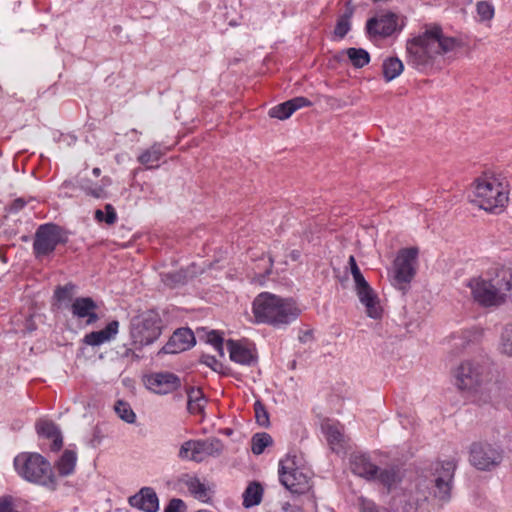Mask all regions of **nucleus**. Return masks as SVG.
<instances>
[{"instance_id":"f257e3e1","label":"nucleus","mask_w":512,"mask_h":512,"mask_svg":"<svg viewBox=\"0 0 512 512\" xmlns=\"http://www.w3.org/2000/svg\"><path fill=\"white\" fill-rule=\"evenodd\" d=\"M461 46L460 39L447 36L439 26H433L407 42L408 63L423 69L433 65L437 59L454 53Z\"/></svg>"},{"instance_id":"f03ea898","label":"nucleus","mask_w":512,"mask_h":512,"mask_svg":"<svg viewBox=\"0 0 512 512\" xmlns=\"http://www.w3.org/2000/svg\"><path fill=\"white\" fill-rule=\"evenodd\" d=\"M300 313L292 298H282L269 292H262L253 301V314L259 323L280 327L296 320Z\"/></svg>"},{"instance_id":"7ed1b4c3","label":"nucleus","mask_w":512,"mask_h":512,"mask_svg":"<svg viewBox=\"0 0 512 512\" xmlns=\"http://www.w3.org/2000/svg\"><path fill=\"white\" fill-rule=\"evenodd\" d=\"M472 193V203L495 214L500 213L509 200L506 186L491 173H484L475 179Z\"/></svg>"},{"instance_id":"20e7f679","label":"nucleus","mask_w":512,"mask_h":512,"mask_svg":"<svg viewBox=\"0 0 512 512\" xmlns=\"http://www.w3.org/2000/svg\"><path fill=\"white\" fill-rule=\"evenodd\" d=\"M14 468L24 480L54 489L56 482L50 463L38 453L24 452L14 458Z\"/></svg>"},{"instance_id":"39448f33","label":"nucleus","mask_w":512,"mask_h":512,"mask_svg":"<svg viewBox=\"0 0 512 512\" xmlns=\"http://www.w3.org/2000/svg\"><path fill=\"white\" fill-rule=\"evenodd\" d=\"M453 378L455 386L460 391L473 394L488 381V372L482 362L467 359L454 369Z\"/></svg>"},{"instance_id":"423d86ee","label":"nucleus","mask_w":512,"mask_h":512,"mask_svg":"<svg viewBox=\"0 0 512 512\" xmlns=\"http://www.w3.org/2000/svg\"><path fill=\"white\" fill-rule=\"evenodd\" d=\"M162 333V320L155 311H146L131 321L130 334L134 345L152 344Z\"/></svg>"},{"instance_id":"0eeeda50","label":"nucleus","mask_w":512,"mask_h":512,"mask_svg":"<svg viewBox=\"0 0 512 512\" xmlns=\"http://www.w3.org/2000/svg\"><path fill=\"white\" fill-rule=\"evenodd\" d=\"M467 287L475 302L483 307L500 306L504 304V298L498 284H496V269L486 276L471 278Z\"/></svg>"},{"instance_id":"6e6552de","label":"nucleus","mask_w":512,"mask_h":512,"mask_svg":"<svg viewBox=\"0 0 512 512\" xmlns=\"http://www.w3.org/2000/svg\"><path fill=\"white\" fill-rule=\"evenodd\" d=\"M67 236L63 229L56 224L40 225L35 233L33 251L36 258L50 255L59 244H65Z\"/></svg>"},{"instance_id":"1a4fd4ad","label":"nucleus","mask_w":512,"mask_h":512,"mask_svg":"<svg viewBox=\"0 0 512 512\" xmlns=\"http://www.w3.org/2000/svg\"><path fill=\"white\" fill-rule=\"evenodd\" d=\"M503 460V450L487 442H475L469 449V462L480 471H491Z\"/></svg>"},{"instance_id":"9d476101","label":"nucleus","mask_w":512,"mask_h":512,"mask_svg":"<svg viewBox=\"0 0 512 512\" xmlns=\"http://www.w3.org/2000/svg\"><path fill=\"white\" fill-rule=\"evenodd\" d=\"M279 466V479L286 489L302 494L310 488L309 477L297 467L296 456L287 455Z\"/></svg>"},{"instance_id":"9b49d317","label":"nucleus","mask_w":512,"mask_h":512,"mask_svg":"<svg viewBox=\"0 0 512 512\" xmlns=\"http://www.w3.org/2000/svg\"><path fill=\"white\" fill-rule=\"evenodd\" d=\"M418 249L415 247L404 248L398 252L394 260V284L399 288L411 282L416 273V260Z\"/></svg>"},{"instance_id":"f8f14e48","label":"nucleus","mask_w":512,"mask_h":512,"mask_svg":"<svg viewBox=\"0 0 512 512\" xmlns=\"http://www.w3.org/2000/svg\"><path fill=\"white\" fill-rule=\"evenodd\" d=\"M456 469L454 460L444 461L438 463L435 468V475L433 482V491L431 492L434 497L447 501L450 498L451 484Z\"/></svg>"},{"instance_id":"ddd939ff","label":"nucleus","mask_w":512,"mask_h":512,"mask_svg":"<svg viewBox=\"0 0 512 512\" xmlns=\"http://www.w3.org/2000/svg\"><path fill=\"white\" fill-rule=\"evenodd\" d=\"M355 283V290L360 302L365 306V311L368 317L372 319H379L382 316V307L377 294L373 291L369 283L364 278L363 274L353 277Z\"/></svg>"},{"instance_id":"4468645a","label":"nucleus","mask_w":512,"mask_h":512,"mask_svg":"<svg viewBox=\"0 0 512 512\" xmlns=\"http://www.w3.org/2000/svg\"><path fill=\"white\" fill-rule=\"evenodd\" d=\"M398 28V17L394 13H385L370 18L366 29L370 36L382 38L391 36Z\"/></svg>"},{"instance_id":"2eb2a0df","label":"nucleus","mask_w":512,"mask_h":512,"mask_svg":"<svg viewBox=\"0 0 512 512\" xmlns=\"http://www.w3.org/2000/svg\"><path fill=\"white\" fill-rule=\"evenodd\" d=\"M147 387L157 394H168L180 386V379L173 373H154L146 378Z\"/></svg>"},{"instance_id":"dca6fc26","label":"nucleus","mask_w":512,"mask_h":512,"mask_svg":"<svg viewBox=\"0 0 512 512\" xmlns=\"http://www.w3.org/2000/svg\"><path fill=\"white\" fill-rule=\"evenodd\" d=\"M195 344V337L189 328L177 329L162 348L165 354H177L190 349Z\"/></svg>"},{"instance_id":"f3484780","label":"nucleus","mask_w":512,"mask_h":512,"mask_svg":"<svg viewBox=\"0 0 512 512\" xmlns=\"http://www.w3.org/2000/svg\"><path fill=\"white\" fill-rule=\"evenodd\" d=\"M98 305L90 297H78L71 304V312L78 319H85L87 325L94 324L99 317L96 313Z\"/></svg>"},{"instance_id":"a211bd4d","label":"nucleus","mask_w":512,"mask_h":512,"mask_svg":"<svg viewBox=\"0 0 512 512\" xmlns=\"http://www.w3.org/2000/svg\"><path fill=\"white\" fill-rule=\"evenodd\" d=\"M226 347L229 352L230 359L238 364L251 366L257 362L255 351L246 346L241 341L228 340Z\"/></svg>"},{"instance_id":"6ab92c4d","label":"nucleus","mask_w":512,"mask_h":512,"mask_svg":"<svg viewBox=\"0 0 512 512\" xmlns=\"http://www.w3.org/2000/svg\"><path fill=\"white\" fill-rule=\"evenodd\" d=\"M322 431L333 452L341 453L344 451L347 439L344 434V427L340 423L326 421L322 424Z\"/></svg>"},{"instance_id":"aec40b11","label":"nucleus","mask_w":512,"mask_h":512,"mask_svg":"<svg viewBox=\"0 0 512 512\" xmlns=\"http://www.w3.org/2000/svg\"><path fill=\"white\" fill-rule=\"evenodd\" d=\"M311 104V101L305 97H295L272 107L269 110V116L271 118L285 120L288 119L296 110L311 106Z\"/></svg>"},{"instance_id":"412c9836","label":"nucleus","mask_w":512,"mask_h":512,"mask_svg":"<svg viewBox=\"0 0 512 512\" xmlns=\"http://www.w3.org/2000/svg\"><path fill=\"white\" fill-rule=\"evenodd\" d=\"M350 467L354 474L367 480L376 479L378 467L374 465L366 454L354 453L350 457Z\"/></svg>"},{"instance_id":"4be33fe9","label":"nucleus","mask_w":512,"mask_h":512,"mask_svg":"<svg viewBox=\"0 0 512 512\" xmlns=\"http://www.w3.org/2000/svg\"><path fill=\"white\" fill-rule=\"evenodd\" d=\"M129 503L145 512H156L159 508L157 494L150 487H144L137 494L131 496Z\"/></svg>"},{"instance_id":"5701e85b","label":"nucleus","mask_w":512,"mask_h":512,"mask_svg":"<svg viewBox=\"0 0 512 512\" xmlns=\"http://www.w3.org/2000/svg\"><path fill=\"white\" fill-rule=\"evenodd\" d=\"M118 328L119 322L111 321L104 329L86 334L83 341L89 346H99L113 339L118 333Z\"/></svg>"},{"instance_id":"b1692460","label":"nucleus","mask_w":512,"mask_h":512,"mask_svg":"<svg viewBox=\"0 0 512 512\" xmlns=\"http://www.w3.org/2000/svg\"><path fill=\"white\" fill-rule=\"evenodd\" d=\"M482 337V331L478 328L463 329L451 336V345L457 350H464L472 344H476Z\"/></svg>"},{"instance_id":"393cba45","label":"nucleus","mask_w":512,"mask_h":512,"mask_svg":"<svg viewBox=\"0 0 512 512\" xmlns=\"http://www.w3.org/2000/svg\"><path fill=\"white\" fill-rule=\"evenodd\" d=\"M36 429L39 435L52 440L50 446L52 451H58L63 445L61 432L57 425L49 420H41L37 422Z\"/></svg>"},{"instance_id":"a878e982","label":"nucleus","mask_w":512,"mask_h":512,"mask_svg":"<svg viewBox=\"0 0 512 512\" xmlns=\"http://www.w3.org/2000/svg\"><path fill=\"white\" fill-rule=\"evenodd\" d=\"M496 284L500 287L504 303L512 302V266L496 268Z\"/></svg>"},{"instance_id":"bb28decb","label":"nucleus","mask_w":512,"mask_h":512,"mask_svg":"<svg viewBox=\"0 0 512 512\" xmlns=\"http://www.w3.org/2000/svg\"><path fill=\"white\" fill-rule=\"evenodd\" d=\"M380 484L391 490L402 480V473L399 467L391 466L387 468H378L376 479Z\"/></svg>"},{"instance_id":"cd10ccee","label":"nucleus","mask_w":512,"mask_h":512,"mask_svg":"<svg viewBox=\"0 0 512 512\" xmlns=\"http://www.w3.org/2000/svg\"><path fill=\"white\" fill-rule=\"evenodd\" d=\"M166 151L161 144L154 143L150 148L144 150L137 160L146 168L151 169L157 167V162L165 155Z\"/></svg>"},{"instance_id":"c85d7f7f","label":"nucleus","mask_w":512,"mask_h":512,"mask_svg":"<svg viewBox=\"0 0 512 512\" xmlns=\"http://www.w3.org/2000/svg\"><path fill=\"white\" fill-rule=\"evenodd\" d=\"M185 485L188 488V491L197 500L208 502L211 499V488L203 483L199 478L189 477L185 481Z\"/></svg>"},{"instance_id":"c756f323","label":"nucleus","mask_w":512,"mask_h":512,"mask_svg":"<svg viewBox=\"0 0 512 512\" xmlns=\"http://www.w3.org/2000/svg\"><path fill=\"white\" fill-rule=\"evenodd\" d=\"M198 440H187L179 448L178 457L181 460L201 462Z\"/></svg>"},{"instance_id":"7c9ffc66","label":"nucleus","mask_w":512,"mask_h":512,"mask_svg":"<svg viewBox=\"0 0 512 512\" xmlns=\"http://www.w3.org/2000/svg\"><path fill=\"white\" fill-rule=\"evenodd\" d=\"M404 69L403 62L397 57H389L382 64L383 76L387 82L397 78Z\"/></svg>"},{"instance_id":"2f4dec72","label":"nucleus","mask_w":512,"mask_h":512,"mask_svg":"<svg viewBox=\"0 0 512 512\" xmlns=\"http://www.w3.org/2000/svg\"><path fill=\"white\" fill-rule=\"evenodd\" d=\"M262 495V486L257 482L250 483L243 493V505L249 508L260 504Z\"/></svg>"},{"instance_id":"473e14b6","label":"nucleus","mask_w":512,"mask_h":512,"mask_svg":"<svg viewBox=\"0 0 512 512\" xmlns=\"http://www.w3.org/2000/svg\"><path fill=\"white\" fill-rule=\"evenodd\" d=\"M198 441L202 460L205 456H219L222 453L223 446L220 440L210 438Z\"/></svg>"},{"instance_id":"72a5a7b5","label":"nucleus","mask_w":512,"mask_h":512,"mask_svg":"<svg viewBox=\"0 0 512 512\" xmlns=\"http://www.w3.org/2000/svg\"><path fill=\"white\" fill-rule=\"evenodd\" d=\"M344 53L355 68H362L370 61L369 53L362 48H348Z\"/></svg>"},{"instance_id":"f704fd0d","label":"nucleus","mask_w":512,"mask_h":512,"mask_svg":"<svg viewBox=\"0 0 512 512\" xmlns=\"http://www.w3.org/2000/svg\"><path fill=\"white\" fill-rule=\"evenodd\" d=\"M76 453L70 450H66L57 463V469L63 476H67L74 471L76 464Z\"/></svg>"},{"instance_id":"c9c22d12","label":"nucleus","mask_w":512,"mask_h":512,"mask_svg":"<svg viewBox=\"0 0 512 512\" xmlns=\"http://www.w3.org/2000/svg\"><path fill=\"white\" fill-rule=\"evenodd\" d=\"M272 437L265 432L256 433L251 439V450L255 455H260L264 452L265 448L272 445Z\"/></svg>"},{"instance_id":"e433bc0d","label":"nucleus","mask_w":512,"mask_h":512,"mask_svg":"<svg viewBox=\"0 0 512 512\" xmlns=\"http://www.w3.org/2000/svg\"><path fill=\"white\" fill-rule=\"evenodd\" d=\"M206 400L203 398L199 390L192 389L188 393V410L190 413L196 414L203 411Z\"/></svg>"},{"instance_id":"4c0bfd02","label":"nucleus","mask_w":512,"mask_h":512,"mask_svg":"<svg viewBox=\"0 0 512 512\" xmlns=\"http://www.w3.org/2000/svg\"><path fill=\"white\" fill-rule=\"evenodd\" d=\"M500 349L502 353L512 356V322L507 323L502 330Z\"/></svg>"},{"instance_id":"58836bf2","label":"nucleus","mask_w":512,"mask_h":512,"mask_svg":"<svg viewBox=\"0 0 512 512\" xmlns=\"http://www.w3.org/2000/svg\"><path fill=\"white\" fill-rule=\"evenodd\" d=\"M95 219L99 222L113 225L117 221V213L111 204H106L105 212L100 209L95 211Z\"/></svg>"},{"instance_id":"ea45409f","label":"nucleus","mask_w":512,"mask_h":512,"mask_svg":"<svg viewBox=\"0 0 512 512\" xmlns=\"http://www.w3.org/2000/svg\"><path fill=\"white\" fill-rule=\"evenodd\" d=\"M115 412L117 415L127 423H134L136 415L131 409L130 405L124 401H118L115 404Z\"/></svg>"},{"instance_id":"a19ab883","label":"nucleus","mask_w":512,"mask_h":512,"mask_svg":"<svg viewBox=\"0 0 512 512\" xmlns=\"http://www.w3.org/2000/svg\"><path fill=\"white\" fill-rule=\"evenodd\" d=\"M76 286L68 283L64 286H58L54 292V297L60 303L70 302L72 300Z\"/></svg>"},{"instance_id":"79ce46f5","label":"nucleus","mask_w":512,"mask_h":512,"mask_svg":"<svg viewBox=\"0 0 512 512\" xmlns=\"http://www.w3.org/2000/svg\"><path fill=\"white\" fill-rule=\"evenodd\" d=\"M255 418L259 425L266 427L269 425V415L264 406L260 401L254 403Z\"/></svg>"},{"instance_id":"37998d69","label":"nucleus","mask_w":512,"mask_h":512,"mask_svg":"<svg viewBox=\"0 0 512 512\" xmlns=\"http://www.w3.org/2000/svg\"><path fill=\"white\" fill-rule=\"evenodd\" d=\"M349 19H350L349 14L342 15L338 19L335 30H334V33L337 37L344 38L346 36V34L349 32V30H350V20Z\"/></svg>"},{"instance_id":"c03bdc74","label":"nucleus","mask_w":512,"mask_h":512,"mask_svg":"<svg viewBox=\"0 0 512 512\" xmlns=\"http://www.w3.org/2000/svg\"><path fill=\"white\" fill-rule=\"evenodd\" d=\"M162 281L165 285L175 287L185 282V276L181 272L162 274Z\"/></svg>"},{"instance_id":"a18cd8bd","label":"nucleus","mask_w":512,"mask_h":512,"mask_svg":"<svg viewBox=\"0 0 512 512\" xmlns=\"http://www.w3.org/2000/svg\"><path fill=\"white\" fill-rule=\"evenodd\" d=\"M477 12L482 20H490L494 15V8L488 2H479Z\"/></svg>"},{"instance_id":"49530a36","label":"nucleus","mask_w":512,"mask_h":512,"mask_svg":"<svg viewBox=\"0 0 512 512\" xmlns=\"http://www.w3.org/2000/svg\"><path fill=\"white\" fill-rule=\"evenodd\" d=\"M207 341L208 343H210L217 352H219V354L222 356L224 355L223 353V339L222 337L216 332V331H211L208 335H207Z\"/></svg>"},{"instance_id":"de8ad7c7","label":"nucleus","mask_w":512,"mask_h":512,"mask_svg":"<svg viewBox=\"0 0 512 512\" xmlns=\"http://www.w3.org/2000/svg\"><path fill=\"white\" fill-rule=\"evenodd\" d=\"M0 512H19L15 509L11 497H0Z\"/></svg>"},{"instance_id":"09e8293b","label":"nucleus","mask_w":512,"mask_h":512,"mask_svg":"<svg viewBox=\"0 0 512 512\" xmlns=\"http://www.w3.org/2000/svg\"><path fill=\"white\" fill-rule=\"evenodd\" d=\"M184 508V502L181 499L174 498L169 502L164 512H183Z\"/></svg>"},{"instance_id":"8fccbe9b","label":"nucleus","mask_w":512,"mask_h":512,"mask_svg":"<svg viewBox=\"0 0 512 512\" xmlns=\"http://www.w3.org/2000/svg\"><path fill=\"white\" fill-rule=\"evenodd\" d=\"M87 195H90L96 199L102 198L105 195V191L102 187L87 188L85 189Z\"/></svg>"},{"instance_id":"3c124183","label":"nucleus","mask_w":512,"mask_h":512,"mask_svg":"<svg viewBox=\"0 0 512 512\" xmlns=\"http://www.w3.org/2000/svg\"><path fill=\"white\" fill-rule=\"evenodd\" d=\"M26 202L22 198L15 199L11 204V211L18 212L25 206Z\"/></svg>"},{"instance_id":"603ef678","label":"nucleus","mask_w":512,"mask_h":512,"mask_svg":"<svg viewBox=\"0 0 512 512\" xmlns=\"http://www.w3.org/2000/svg\"><path fill=\"white\" fill-rule=\"evenodd\" d=\"M118 353L121 355L122 358H132V359H138L139 356L130 348L124 347V351Z\"/></svg>"},{"instance_id":"864d4df0","label":"nucleus","mask_w":512,"mask_h":512,"mask_svg":"<svg viewBox=\"0 0 512 512\" xmlns=\"http://www.w3.org/2000/svg\"><path fill=\"white\" fill-rule=\"evenodd\" d=\"M203 363L210 366L213 370H216V365L218 364L217 360L213 356H204Z\"/></svg>"},{"instance_id":"5fc2aeb1","label":"nucleus","mask_w":512,"mask_h":512,"mask_svg":"<svg viewBox=\"0 0 512 512\" xmlns=\"http://www.w3.org/2000/svg\"><path fill=\"white\" fill-rule=\"evenodd\" d=\"M363 512H379L373 504H366L363 507Z\"/></svg>"},{"instance_id":"6e6d98bb","label":"nucleus","mask_w":512,"mask_h":512,"mask_svg":"<svg viewBox=\"0 0 512 512\" xmlns=\"http://www.w3.org/2000/svg\"><path fill=\"white\" fill-rule=\"evenodd\" d=\"M350 270H351L352 277L358 276L359 274H361V271H360L358 265L351 267Z\"/></svg>"},{"instance_id":"4d7b16f0","label":"nucleus","mask_w":512,"mask_h":512,"mask_svg":"<svg viewBox=\"0 0 512 512\" xmlns=\"http://www.w3.org/2000/svg\"><path fill=\"white\" fill-rule=\"evenodd\" d=\"M348 263H349L350 268H351V267H353V266H355V265H357L356 260H355V257H354L353 255H351V256L349 257V261H348Z\"/></svg>"},{"instance_id":"13d9d810","label":"nucleus","mask_w":512,"mask_h":512,"mask_svg":"<svg viewBox=\"0 0 512 512\" xmlns=\"http://www.w3.org/2000/svg\"><path fill=\"white\" fill-rule=\"evenodd\" d=\"M92 173L94 176L98 177L101 173V170H100V168L96 167L92 170Z\"/></svg>"},{"instance_id":"bf43d9fd","label":"nucleus","mask_w":512,"mask_h":512,"mask_svg":"<svg viewBox=\"0 0 512 512\" xmlns=\"http://www.w3.org/2000/svg\"><path fill=\"white\" fill-rule=\"evenodd\" d=\"M291 257H292L293 260H297L298 257H299V252L298 251H293L291 253Z\"/></svg>"},{"instance_id":"052dcab7","label":"nucleus","mask_w":512,"mask_h":512,"mask_svg":"<svg viewBox=\"0 0 512 512\" xmlns=\"http://www.w3.org/2000/svg\"><path fill=\"white\" fill-rule=\"evenodd\" d=\"M27 329L31 332V331L35 330V326H34V325H32V324L28 321Z\"/></svg>"}]
</instances>
